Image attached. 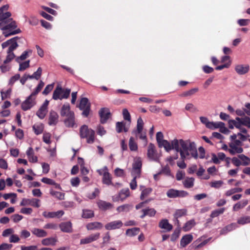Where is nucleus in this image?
Returning <instances> with one entry per match:
<instances>
[{
  "label": "nucleus",
  "instance_id": "obj_30",
  "mask_svg": "<svg viewBox=\"0 0 250 250\" xmlns=\"http://www.w3.org/2000/svg\"><path fill=\"white\" fill-rule=\"evenodd\" d=\"M34 152L32 147H29L26 151L29 161L31 162L35 163L38 161V158L34 155Z\"/></svg>",
  "mask_w": 250,
  "mask_h": 250
},
{
  "label": "nucleus",
  "instance_id": "obj_24",
  "mask_svg": "<svg viewBox=\"0 0 250 250\" xmlns=\"http://www.w3.org/2000/svg\"><path fill=\"white\" fill-rule=\"evenodd\" d=\"M237 227V225L235 223H231L221 229L220 230V234L221 235H224L227 234L228 232H229Z\"/></svg>",
  "mask_w": 250,
  "mask_h": 250
},
{
  "label": "nucleus",
  "instance_id": "obj_28",
  "mask_svg": "<svg viewBox=\"0 0 250 250\" xmlns=\"http://www.w3.org/2000/svg\"><path fill=\"white\" fill-rule=\"evenodd\" d=\"M97 205L100 209L103 210H106L112 207V205L111 203L103 200L98 201Z\"/></svg>",
  "mask_w": 250,
  "mask_h": 250
},
{
  "label": "nucleus",
  "instance_id": "obj_1",
  "mask_svg": "<svg viewBox=\"0 0 250 250\" xmlns=\"http://www.w3.org/2000/svg\"><path fill=\"white\" fill-rule=\"evenodd\" d=\"M156 138L159 147H164L167 152L174 149L179 152L182 158H187L189 156L188 151H193L192 146L188 141L175 139L170 143L163 139L164 135L161 132L157 133Z\"/></svg>",
  "mask_w": 250,
  "mask_h": 250
},
{
  "label": "nucleus",
  "instance_id": "obj_32",
  "mask_svg": "<svg viewBox=\"0 0 250 250\" xmlns=\"http://www.w3.org/2000/svg\"><path fill=\"white\" fill-rule=\"evenodd\" d=\"M11 14L9 12H0V21L6 23L5 22L11 20Z\"/></svg>",
  "mask_w": 250,
  "mask_h": 250
},
{
  "label": "nucleus",
  "instance_id": "obj_39",
  "mask_svg": "<svg viewBox=\"0 0 250 250\" xmlns=\"http://www.w3.org/2000/svg\"><path fill=\"white\" fill-rule=\"evenodd\" d=\"M129 196V190L128 188L123 189L119 193V198L123 201L125 199Z\"/></svg>",
  "mask_w": 250,
  "mask_h": 250
},
{
  "label": "nucleus",
  "instance_id": "obj_42",
  "mask_svg": "<svg viewBox=\"0 0 250 250\" xmlns=\"http://www.w3.org/2000/svg\"><path fill=\"white\" fill-rule=\"evenodd\" d=\"M18 39V37H16L3 42L1 44L2 48H5L8 46H11L13 44H14L15 43H18L17 42V40Z\"/></svg>",
  "mask_w": 250,
  "mask_h": 250
},
{
  "label": "nucleus",
  "instance_id": "obj_15",
  "mask_svg": "<svg viewBox=\"0 0 250 250\" xmlns=\"http://www.w3.org/2000/svg\"><path fill=\"white\" fill-rule=\"evenodd\" d=\"M49 104V101L46 100L42 105L41 106L40 109L38 110L36 113V115L41 119H43L47 112V106Z\"/></svg>",
  "mask_w": 250,
  "mask_h": 250
},
{
  "label": "nucleus",
  "instance_id": "obj_35",
  "mask_svg": "<svg viewBox=\"0 0 250 250\" xmlns=\"http://www.w3.org/2000/svg\"><path fill=\"white\" fill-rule=\"evenodd\" d=\"M194 179L192 177H187L183 182L185 188H189L194 186Z\"/></svg>",
  "mask_w": 250,
  "mask_h": 250
},
{
  "label": "nucleus",
  "instance_id": "obj_21",
  "mask_svg": "<svg viewBox=\"0 0 250 250\" xmlns=\"http://www.w3.org/2000/svg\"><path fill=\"white\" fill-rule=\"evenodd\" d=\"M230 148L228 149V151L231 155H235L236 153L240 154L243 152V148L237 146L233 145V144H229Z\"/></svg>",
  "mask_w": 250,
  "mask_h": 250
},
{
  "label": "nucleus",
  "instance_id": "obj_2",
  "mask_svg": "<svg viewBox=\"0 0 250 250\" xmlns=\"http://www.w3.org/2000/svg\"><path fill=\"white\" fill-rule=\"evenodd\" d=\"M3 27V34L5 37H7L11 35H15L21 32V30L19 28H17L16 22L15 21L11 19L8 21L5 22Z\"/></svg>",
  "mask_w": 250,
  "mask_h": 250
},
{
  "label": "nucleus",
  "instance_id": "obj_22",
  "mask_svg": "<svg viewBox=\"0 0 250 250\" xmlns=\"http://www.w3.org/2000/svg\"><path fill=\"white\" fill-rule=\"evenodd\" d=\"M74 113L73 111L70 110V107L69 104H65L62 105L61 110V115L62 117L65 116L66 117L70 116V115Z\"/></svg>",
  "mask_w": 250,
  "mask_h": 250
},
{
  "label": "nucleus",
  "instance_id": "obj_46",
  "mask_svg": "<svg viewBox=\"0 0 250 250\" xmlns=\"http://www.w3.org/2000/svg\"><path fill=\"white\" fill-rule=\"evenodd\" d=\"M43 125L42 124L34 125L33 126V129L36 135L41 134L43 130Z\"/></svg>",
  "mask_w": 250,
  "mask_h": 250
},
{
  "label": "nucleus",
  "instance_id": "obj_37",
  "mask_svg": "<svg viewBox=\"0 0 250 250\" xmlns=\"http://www.w3.org/2000/svg\"><path fill=\"white\" fill-rule=\"evenodd\" d=\"M111 176L108 172V170L104 173L103 176L102 182L104 184L109 185L112 184Z\"/></svg>",
  "mask_w": 250,
  "mask_h": 250
},
{
  "label": "nucleus",
  "instance_id": "obj_51",
  "mask_svg": "<svg viewBox=\"0 0 250 250\" xmlns=\"http://www.w3.org/2000/svg\"><path fill=\"white\" fill-rule=\"evenodd\" d=\"M50 194L59 200H63L64 198V194L61 192L51 190Z\"/></svg>",
  "mask_w": 250,
  "mask_h": 250
},
{
  "label": "nucleus",
  "instance_id": "obj_3",
  "mask_svg": "<svg viewBox=\"0 0 250 250\" xmlns=\"http://www.w3.org/2000/svg\"><path fill=\"white\" fill-rule=\"evenodd\" d=\"M81 138H86L88 144H92L95 140V131L89 128L86 125H82L80 129Z\"/></svg>",
  "mask_w": 250,
  "mask_h": 250
},
{
  "label": "nucleus",
  "instance_id": "obj_34",
  "mask_svg": "<svg viewBox=\"0 0 250 250\" xmlns=\"http://www.w3.org/2000/svg\"><path fill=\"white\" fill-rule=\"evenodd\" d=\"M237 121L240 122L241 126L244 125L250 128V118L245 116L244 118L236 117Z\"/></svg>",
  "mask_w": 250,
  "mask_h": 250
},
{
  "label": "nucleus",
  "instance_id": "obj_10",
  "mask_svg": "<svg viewBox=\"0 0 250 250\" xmlns=\"http://www.w3.org/2000/svg\"><path fill=\"white\" fill-rule=\"evenodd\" d=\"M147 156L150 160L156 162H158L159 160L160 155L155 150L154 145L151 143L148 145Z\"/></svg>",
  "mask_w": 250,
  "mask_h": 250
},
{
  "label": "nucleus",
  "instance_id": "obj_11",
  "mask_svg": "<svg viewBox=\"0 0 250 250\" xmlns=\"http://www.w3.org/2000/svg\"><path fill=\"white\" fill-rule=\"evenodd\" d=\"M250 69V67L248 64H237L234 67L235 72L239 75L246 74L249 72Z\"/></svg>",
  "mask_w": 250,
  "mask_h": 250
},
{
  "label": "nucleus",
  "instance_id": "obj_9",
  "mask_svg": "<svg viewBox=\"0 0 250 250\" xmlns=\"http://www.w3.org/2000/svg\"><path fill=\"white\" fill-rule=\"evenodd\" d=\"M188 195V192L185 190H179L173 188L168 189L167 192V195L170 198L177 197H185Z\"/></svg>",
  "mask_w": 250,
  "mask_h": 250
},
{
  "label": "nucleus",
  "instance_id": "obj_36",
  "mask_svg": "<svg viewBox=\"0 0 250 250\" xmlns=\"http://www.w3.org/2000/svg\"><path fill=\"white\" fill-rule=\"evenodd\" d=\"M31 232L38 237H43L47 235V232L42 229L34 228L31 230Z\"/></svg>",
  "mask_w": 250,
  "mask_h": 250
},
{
  "label": "nucleus",
  "instance_id": "obj_17",
  "mask_svg": "<svg viewBox=\"0 0 250 250\" xmlns=\"http://www.w3.org/2000/svg\"><path fill=\"white\" fill-rule=\"evenodd\" d=\"M122 226V222L120 220H117L108 223L105 225V228L107 230H112L120 229Z\"/></svg>",
  "mask_w": 250,
  "mask_h": 250
},
{
  "label": "nucleus",
  "instance_id": "obj_64",
  "mask_svg": "<svg viewBox=\"0 0 250 250\" xmlns=\"http://www.w3.org/2000/svg\"><path fill=\"white\" fill-rule=\"evenodd\" d=\"M181 228H176L171 235V241H175L179 236Z\"/></svg>",
  "mask_w": 250,
  "mask_h": 250
},
{
  "label": "nucleus",
  "instance_id": "obj_44",
  "mask_svg": "<svg viewBox=\"0 0 250 250\" xmlns=\"http://www.w3.org/2000/svg\"><path fill=\"white\" fill-rule=\"evenodd\" d=\"M198 88L197 87L192 88L189 90L185 91L180 94L181 97H188L194 95L198 91Z\"/></svg>",
  "mask_w": 250,
  "mask_h": 250
},
{
  "label": "nucleus",
  "instance_id": "obj_40",
  "mask_svg": "<svg viewBox=\"0 0 250 250\" xmlns=\"http://www.w3.org/2000/svg\"><path fill=\"white\" fill-rule=\"evenodd\" d=\"M56 242V240L54 238H47L42 240V244L44 246H54Z\"/></svg>",
  "mask_w": 250,
  "mask_h": 250
},
{
  "label": "nucleus",
  "instance_id": "obj_8",
  "mask_svg": "<svg viewBox=\"0 0 250 250\" xmlns=\"http://www.w3.org/2000/svg\"><path fill=\"white\" fill-rule=\"evenodd\" d=\"M208 128L212 130L219 128L220 131L224 134H229L230 132V131L225 126V124L221 122H210Z\"/></svg>",
  "mask_w": 250,
  "mask_h": 250
},
{
  "label": "nucleus",
  "instance_id": "obj_56",
  "mask_svg": "<svg viewBox=\"0 0 250 250\" xmlns=\"http://www.w3.org/2000/svg\"><path fill=\"white\" fill-rule=\"evenodd\" d=\"M31 53L32 51L31 50L25 51L20 56L17 58L16 61L19 62V60H25L28 56V53Z\"/></svg>",
  "mask_w": 250,
  "mask_h": 250
},
{
  "label": "nucleus",
  "instance_id": "obj_6",
  "mask_svg": "<svg viewBox=\"0 0 250 250\" xmlns=\"http://www.w3.org/2000/svg\"><path fill=\"white\" fill-rule=\"evenodd\" d=\"M79 108L80 110H83L82 115L87 117L90 112V104L88 102V99L86 98H83L81 99Z\"/></svg>",
  "mask_w": 250,
  "mask_h": 250
},
{
  "label": "nucleus",
  "instance_id": "obj_38",
  "mask_svg": "<svg viewBox=\"0 0 250 250\" xmlns=\"http://www.w3.org/2000/svg\"><path fill=\"white\" fill-rule=\"evenodd\" d=\"M248 204V200H244L241 202H239L235 204L233 207V210L234 211H237L239 209L243 208Z\"/></svg>",
  "mask_w": 250,
  "mask_h": 250
},
{
  "label": "nucleus",
  "instance_id": "obj_45",
  "mask_svg": "<svg viewBox=\"0 0 250 250\" xmlns=\"http://www.w3.org/2000/svg\"><path fill=\"white\" fill-rule=\"evenodd\" d=\"M187 210L185 208L177 209L175 210L173 216L174 218H180L187 214Z\"/></svg>",
  "mask_w": 250,
  "mask_h": 250
},
{
  "label": "nucleus",
  "instance_id": "obj_26",
  "mask_svg": "<svg viewBox=\"0 0 250 250\" xmlns=\"http://www.w3.org/2000/svg\"><path fill=\"white\" fill-rule=\"evenodd\" d=\"M64 124L68 127H73L75 125V116L74 113L66 117L64 121Z\"/></svg>",
  "mask_w": 250,
  "mask_h": 250
},
{
  "label": "nucleus",
  "instance_id": "obj_53",
  "mask_svg": "<svg viewBox=\"0 0 250 250\" xmlns=\"http://www.w3.org/2000/svg\"><path fill=\"white\" fill-rule=\"evenodd\" d=\"M142 163L140 158L135 159L132 164V168L134 169H141Z\"/></svg>",
  "mask_w": 250,
  "mask_h": 250
},
{
  "label": "nucleus",
  "instance_id": "obj_62",
  "mask_svg": "<svg viewBox=\"0 0 250 250\" xmlns=\"http://www.w3.org/2000/svg\"><path fill=\"white\" fill-rule=\"evenodd\" d=\"M30 61H25L22 63L20 64V67L19 68V71H23L29 67Z\"/></svg>",
  "mask_w": 250,
  "mask_h": 250
},
{
  "label": "nucleus",
  "instance_id": "obj_58",
  "mask_svg": "<svg viewBox=\"0 0 250 250\" xmlns=\"http://www.w3.org/2000/svg\"><path fill=\"white\" fill-rule=\"evenodd\" d=\"M223 184V182L221 180L214 181L210 183V186L212 188H219Z\"/></svg>",
  "mask_w": 250,
  "mask_h": 250
},
{
  "label": "nucleus",
  "instance_id": "obj_5",
  "mask_svg": "<svg viewBox=\"0 0 250 250\" xmlns=\"http://www.w3.org/2000/svg\"><path fill=\"white\" fill-rule=\"evenodd\" d=\"M70 91V89H63L61 86H58L53 92V99L55 100L67 99L69 96Z\"/></svg>",
  "mask_w": 250,
  "mask_h": 250
},
{
  "label": "nucleus",
  "instance_id": "obj_20",
  "mask_svg": "<svg viewBox=\"0 0 250 250\" xmlns=\"http://www.w3.org/2000/svg\"><path fill=\"white\" fill-rule=\"evenodd\" d=\"M59 115L57 112L51 110L49 116L48 124L50 125H55L58 122Z\"/></svg>",
  "mask_w": 250,
  "mask_h": 250
},
{
  "label": "nucleus",
  "instance_id": "obj_33",
  "mask_svg": "<svg viewBox=\"0 0 250 250\" xmlns=\"http://www.w3.org/2000/svg\"><path fill=\"white\" fill-rule=\"evenodd\" d=\"M116 129L118 133H121L123 130L126 132L128 131V127L125 126V124L123 122H118L116 125Z\"/></svg>",
  "mask_w": 250,
  "mask_h": 250
},
{
  "label": "nucleus",
  "instance_id": "obj_50",
  "mask_svg": "<svg viewBox=\"0 0 250 250\" xmlns=\"http://www.w3.org/2000/svg\"><path fill=\"white\" fill-rule=\"evenodd\" d=\"M250 223V216H245L240 217L237 220V223L240 225H245Z\"/></svg>",
  "mask_w": 250,
  "mask_h": 250
},
{
  "label": "nucleus",
  "instance_id": "obj_41",
  "mask_svg": "<svg viewBox=\"0 0 250 250\" xmlns=\"http://www.w3.org/2000/svg\"><path fill=\"white\" fill-rule=\"evenodd\" d=\"M140 232V229L138 228H133L132 229H127L126 230V234L128 236L132 237L135 236L139 234Z\"/></svg>",
  "mask_w": 250,
  "mask_h": 250
},
{
  "label": "nucleus",
  "instance_id": "obj_16",
  "mask_svg": "<svg viewBox=\"0 0 250 250\" xmlns=\"http://www.w3.org/2000/svg\"><path fill=\"white\" fill-rule=\"evenodd\" d=\"M100 236V234L99 232H97L96 233H93L91 235L88 236L87 237L82 239L80 241L81 244H86L90 243L93 241H96L98 240Z\"/></svg>",
  "mask_w": 250,
  "mask_h": 250
},
{
  "label": "nucleus",
  "instance_id": "obj_14",
  "mask_svg": "<svg viewBox=\"0 0 250 250\" xmlns=\"http://www.w3.org/2000/svg\"><path fill=\"white\" fill-rule=\"evenodd\" d=\"M99 115L100 116L101 123L102 124H105L109 118L110 113L108 108H102L99 111Z\"/></svg>",
  "mask_w": 250,
  "mask_h": 250
},
{
  "label": "nucleus",
  "instance_id": "obj_4",
  "mask_svg": "<svg viewBox=\"0 0 250 250\" xmlns=\"http://www.w3.org/2000/svg\"><path fill=\"white\" fill-rule=\"evenodd\" d=\"M186 141H188L191 144V145L192 146L193 150V151H190H190H188V153H189V155L187 158H182L181 155H180V158L182 161H178L177 162V165L178 167L182 169L185 168L187 167V165L184 162L185 160H189L192 158L197 159L198 157V152L195 143L193 142H191L189 140H187ZM180 155L181 154H180Z\"/></svg>",
  "mask_w": 250,
  "mask_h": 250
},
{
  "label": "nucleus",
  "instance_id": "obj_23",
  "mask_svg": "<svg viewBox=\"0 0 250 250\" xmlns=\"http://www.w3.org/2000/svg\"><path fill=\"white\" fill-rule=\"evenodd\" d=\"M202 237L198 238L193 243L192 245L194 249H198L204 246L209 241V240L211 239V238H209L208 239L205 240L203 242L199 243L202 241Z\"/></svg>",
  "mask_w": 250,
  "mask_h": 250
},
{
  "label": "nucleus",
  "instance_id": "obj_12",
  "mask_svg": "<svg viewBox=\"0 0 250 250\" xmlns=\"http://www.w3.org/2000/svg\"><path fill=\"white\" fill-rule=\"evenodd\" d=\"M19 45L18 43H14L11 46H9L8 50L7 51V55L6 59L4 61V63L6 64L10 62L15 57V55L13 53V51L15 50Z\"/></svg>",
  "mask_w": 250,
  "mask_h": 250
},
{
  "label": "nucleus",
  "instance_id": "obj_18",
  "mask_svg": "<svg viewBox=\"0 0 250 250\" xmlns=\"http://www.w3.org/2000/svg\"><path fill=\"white\" fill-rule=\"evenodd\" d=\"M193 239V237L192 234H188L184 235L180 240V247L181 248H185L188 244H189Z\"/></svg>",
  "mask_w": 250,
  "mask_h": 250
},
{
  "label": "nucleus",
  "instance_id": "obj_61",
  "mask_svg": "<svg viewBox=\"0 0 250 250\" xmlns=\"http://www.w3.org/2000/svg\"><path fill=\"white\" fill-rule=\"evenodd\" d=\"M250 22V20L249 19H239L237 21L238 24L240 26H247Z\"/></svg>",
  "mask_w": 250,
  "mask_h": 250
},
{
  "label": "nucleus",
  "instance_id": "obj_31",
  "mask_svg": "<svg viewBox=\"0 0 250 250\" xmlns=\"http://www.w3.org/2000/svg\"><path fill=\"white\" fill-rule=\"evenodd\" d=\"M61 229L64 232H69L72 230V224L70 222H63L60 224Z\"/></svg>",
  "mask_w": 250,
  "mask_h": 250
},
{
  "label": "nucleus",
  "instance_id": "obj_55",
  "mask_svg": "<svg viewBox=\"0 0 250 250\" xmlns=\"http://www.w3.org/2000/svg\"><path fill=\"white\" fill-rule=\"evenodd\" d=\"M243 190L242 188H234L230 189L228 191H227L225 193V195L227 196H229L232 194L242 192Z\"/></svg>",
  "mask_w": 250,
  "mask_h": 250
},
{
  "label": "nucleus",
  "instance_id": "obj_25",
  "mask_svg": "<svg viewBox=\"0 0 250 250\" xmlns=\"http://www.w3.org/2000/svg\"><path fill=\"white\" fill-rule=\"evenodd\" d=\"M86 227L88 230L100 229L103 227V225L100 222H94L88 223Z\"/></svg>",
  "mask_w": 250,
  "mask_h": 250
},
{
  "label": "nucleus",
  "instance_id": "obj_29",
  "mask_svg": "<svg viewBox=\"0 0 250 250\" xmlns=\"http://www.w3.org/2000/svg\"><path fill=\"white\" fill-rule=\"evenodd\" d=\"M140 190H142V193L140 196L141 200H143L145 197L147 196L152 191V189L150 188H145L143 186H140Z\"/></svg>",
  "mask_w": 250,
  "mask_h": 250
},
{
  "label": "nucleus",
  "instance_id": "obj_59",
  "mask_svg": "<svg viewBox=\"0 0 250 250\" xmlns=\"http://www.w3.org/2000/svg\"><path fill=\"white\" fill-rule=\"evenodd\" d=\"M159 174H164L167 176H170L171 172L169 167L167 165L163 167L162 170L159 172Z\"/></svg>",
  "mask_w": 250,
  "mask_h": 250
},
{
  "label": "nucleus",
  "instance_id": "obj_52",
  "mask_svg": "<svg viewBox=\"0 0 250 250\" xmlns=\"http://www.w3.org/2000/svg\"><path fill=\"white\" fill-rule=\"evenodd\" d=\"M94 216L93 211L89 209H83L82 217L84 218H89Z\"/></svg>",
  "mask_w": 250,
  "mask_h": 250
},
{
  "label": "nucleus",
  "instance_id": "obj_43",
  "mask_svg": "<svg viewBox=\"0 0 250 250\" xmlns=\"http://www.w3.org/2000/svg\"><path fill=\"white\" fill-rule=\"evenodd\" d=\"M195 222L194 220H190L185 224L183 229L185 231H189L195 225Z\"/></svg>",
  "mask_w": 250,
  "mask_h": 250
},
{
  "label": "nucleus",
  "instance_id": "obj_19",
  "mask_svg": "<svg viewBox=\"0 0 250 250\" xmlns=\"http://www.w3.org/2000/svg\"><path fill=\"white\" fill-rule=\"evenodd\" d=\"M159 227L165 229V231L169 232L172 229V225L169 223L167 219H163L159 223Z\"/></svg>",
  "mask_w": 250,
  "mask_h": 250
},
{
  "label": "nucleus",
  "instance_id": "obj_47",
  "mask_svg": "<svg viewBox=\"0 0 250 250\" xmlns=\"http://www.w3.org/2000/svg\"><path fill=\"white\" fill-rule=\"evenodd\" d=\"M238 158L242 161L241 163L243 166H246L250 164V159L247 156L240 154L238 155Z\"/></svg>",
  "mask_w": 250,
  "mask_h": 250
},
{
  "label": "nucleus",
  "instance_id": "obj_13",
  "mask_svg": "<svg viewBox=\"0 0 250 250\" xmlns=\"http://www.w3.org/2000/svg\"><path fill=\"white\" fill-rule=\"evenodd\" d=\"M40 202L39 199L36 198L31 199L24 198L21 202L20 205L21 206L31 205L36 208H39L40 207Z\"/></svg>",
  "mask_w": 250,
  "mask_h": 250
},
{
  "label": "nucleus",
  "instance_id": "obj_60",
  "mask_svg": "<svg viewBox=\"0 0 250 250\" xmlns=\"http://www.w3.org/2000/svg\"><path fill=\"white\" fill-rule=\"evenodd\" d=\"M123 115L124 119L125 120L128 121L129 122H131L130 115L127 109H126V108L123 109Z\"/></svg>",
  "mask_w": 250,
  "mask_h": 250
},
{
  "label": "nucleus",
  "instance_id": "obj_49",
  "mask_svg": "<svg viewBox=\"0 0 250 250\" xmlns=\"http://www.w3.org/2000/svg\"><path fill=\"white\" fill-rule=\"evenodd\" d=\"M129 147L131 151H136L138 149L137 145L132 137H131L129 140Z\"/></svg>",
  "mask_w": 250,
  "mask_h": 250
},
{
  "label": "nucleus",
  "instance_id": "obj_54",
  "mask_svg": "<svg viewBox=\"0 0 250 250\" xmlns=\"http://www.w3.org/2000/svg\"><path fill=\"white\" fill-rule=\"evenodd\" d=\"M225 210V208H220L219 209H216L211 212V213L210 216L211 218H214L217 217L220 214H223Z\"/></svg>",
  "mask_w": 250,
  "mask_h": 250
},
{
  "label": "nucleus",
  "instance_id": "obj_27",
  "mask_svg": "<svg viewBox=\"0 0 250 250\" xmlns=\"http://www.w3.org/2000/svg\"><path fill=\"white\" fill-rule=\"evenodd\" d=\"M143 120L141 117H139L137 120V129L133 130L132 131V133L134 134L136 136H137V133H141L142 131H143Z\"/></svg>",
  "mask_w": 250,
  "mask_h": 250
},
{
  "label": "nucleus",
  "instance_id": "obj_7",
  "mask_svg": "<svg viewBox=\"0 0 250 250\" xmlns=\"http://www.w3.org/2000/svg\"><path fill=\"white\" fill-rule=\"evenodd\" d=\"M36 104V95L31 94L28 96L27 99L21 104V108L26 111L30 109Z\"/></svg>",
  "mask_w": 250,
  "mask_h": 250
},
{
  "label": "nucleus",
  "instance_id": "obj_48",
  "mask_svg": "<svg viewBox=\"0 0 250 250\" xmlns=\"http://www.w3.org/2000/svg\"><path fill=\"white\" fill-rule=\"evenodd\" d=\"M228 123L229 128L230 129H233L234 128V126L237 128H240L241 127L240 122L237 121L236 119L235 120H229Z\"/></svg>",
  "mask_w": 250,
  "mask_h": 250
},
{
  "label": "nucleus",
  "instance_id": "obj_63",
  "mask_svg": "<svg viewBox=\"0 0 250 250\" xmlns=\"http://www.w3.org/2000/svg\"><path fill=\"white\" fill-rule=\"evenodd\" d=\"M50 138L51 134L49 133L45 132L43 135V141L47 144H50L51 143Z\"/></svg>",
  "mask_w": 250,
  "mask_h": 250
},
{
  "label": "nucleus",
  "instance_id": "obj_57",
  "mask_svg": "<svg viewBox=\"0 0 250 250\" xmlns=\"http://www.w3.org/2000/svg\"><path fill=\"white\" fill-rule=\"evenodd\" d=\"M131 206L128 204H125L118 207L117 208V210L118 212L122 211H128L130 210Z\"/></svg>",
  "mask_w": 250,
  "mask_h": 250
}]
</instances>
